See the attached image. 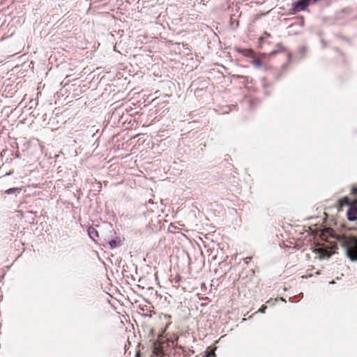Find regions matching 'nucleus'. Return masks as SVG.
Instances as JSON below:
<instances>
[{"mask_svg": "<svg viewBox=\"0 0 357 357\" xmlns=\"http://www.w3.org/2000/svg\"><path fill=\"white\" fill-rule=\"evenodd\" d=\"M355 203L357 204V200L355 201Z\"/></svg>", "mask_w": 357, "mask_h": 357, "instance_id": "aec40b11", "label": "nucleus"}, {"mask_svg": "<svg viewBox=\"0 0 357 357\" xmlns=\"http://www.w3.org/2000/svg\"><path fill=\"white\" fill-rule=\"evenodd\" d=\"M292 299H293L292 298H289V301H290L291 302H294Z\"/></svg>", "mask_w": 357, "mask_h": 357, "instance_id": "a211bd4d", "label": "nucleus"}, {"mask_svg": "<svg viewBox=\"0 0 357 357\" xmlns=\"http://www.w3.org/2000/svg\"><path fill=\"white\" fill-rule=\"evenodd\" d=\"M351 193L355 195V196H357V187H353L351 188Z\"/></svg>", "mask_w": 357, "mask_h": 357, "instance_id": "9b49d317", "label": "nucleus"}, {"mask_svg": "<svg viewBox=\"0 0 357 357\" xmlns=\"http://www.w3.org/2000/svg\"><path fill=\"white\" fill-rule=\"evenodd\" d=\"M270 36V34L267 32H264L263 36L260 38V40H263L265 37Z\"/></svg>", "mask_w": 357, "mask_h": 357, "instance_id": "4468645a", "label": "nucleus"}, {"mask_svg": "<svg viewBox=\"0 0 357 357\" xmlns=\"http://www.w3.org/2000/svg\"><path fill=\"white\" fill-rule=\"evenodd\" d=\"M347 218L350 221H354L356 220L357 215V207L355 206H350L347 213Z\"/></svg>", "mask_w": 357, "mask_h": 357, "instance_id": "7ed1b4c3", "label": "nucleus"}, {"mask_svg": "<svg viewBox=\"0 0 357 357\" xmlns=\"http://www.w3.org/2000/svg\"><path fill=\"white\" fill-rule=\"evenodd\" d=\"M341 204L342 205L349 206V207H350V206H352L351 204L350 199L348 197H344L341 200Z\"/></svg>", "mask_w": 357, "mask_h": 357, "instance_id": "1a4fd4ad", "label": "nucleus"}, {"mask_svg": "<svg viewBox=\"0 0 357 357\" xmlns=\"http://www.w3.org/2000/svg\"><path fill=\"white\" fill-rule=\"evenodd\" d=\"M149 204H153V202L151 199H149L148 202Z\"/></svg>", "mask_w": 357, "mask_h": 357, "instance_id": "dca6fc26", "label": "nucleus"}, {"mask_svg": "<svg viewBox=\"0 0 357 357\" xmlns=\"http://www.w3.org/2000/svg\"><path fill=\"white\" fill-rule=\"evenodd\" d=\"M286 54H287V59H288V62H290L291 59V54L289 52H286Z\"/></svg>", "mask_w": 357, "mask_h": 357, "instance_id": "ddd939ff", "label": "nucleus"}, {"mask_svg": "<svg viewBox=\"0 0 357 357\" xmlns=\"http://www.w3.org/2000/svg\"><path fill=\"white\" fill-rule=\"evenodd\" d=\"M252 65L256 68H260L262 66V62L259 59H255L252 62Z\"/></svg>", "mask_w": 357, "mask_h": 357, "instance_id": "6e6552de", "label": "nucleus"}, {"mask_svg": "<svg viewBox=\"0 0 357 357\" xmlns=\"http://www.w3.org/2000/svg\"><path fill=\"white\" fill-rule=\"evenodd\" d=\"M21 191V188H11L5 191V193L7 195L20 193Z\"/></svg>", "mask_w": 357, "mask_h": 357, "instance_id": "0eeeda50", "label": "nucleus"}, {"mask_svg": "<svg viewBox=\"0 0 357 357\" xmlns=\"http://www.w3.org/2000/svg\"><path fill=\"white\" fill-rule=\"evenodd\" d=\"M121 241L119 238L111 240L109 241V245L112 249L115 248L120 245Z\"/></svg>", "mask_w": 357, "mask_h": 357, "instance_id": "39448f33", "label": "nucleus"}, {"mask_svg": "<svg viewBox=\"0 0 357 357\" xmlns=\"http://www.w3.org/2000/svg\"><path fill=\"white\" fill-rule=\"evenodd\" d=\"M337 239L344 248L347 257L352 261H357V238L342 236Z\"/></svg>", "mask_w": 357, "mask_h": 357, "instance_id": "f257e3e1", "label": "nucleus"}, {"mask_svg": "<svg viewBox=\"0 0 357 357\" xmlns=\"http://www.w3.org/2000/svg\"><path fill=\"white\" fill-rule=\"evenodd\" d=\"M310 3V0H297L293 3L292 10L294 13L304 10Z\"/></svg>", "mask_w": 357, "mask_h": 357, "instance_id": "f03ea898", "label": "nucleus"}, {"mask_svg": "<svg viewBox=\"0 0 357 357\" xmlns=\"http://www.w3.org/2000/svg\"><path fill=\"white\" fill-rule=\"evenodd\" d=\"M266 308L267 307L266 305H262L261 308L259 310V312H260L261 313H264Z\"/></svg>", "mask_w": 357, "mask_h": 357, "instance_id": "f8f14e48", "label": "nucleus"}, {"mask_svg": "<svg viewBox=\"0 0 357 357\" xmlns=\"http://www.w3.org/2000/svg\"><path fill=\"white\" fill-rule=\"evenodd\" d=\"M211 355V352H208L206 355V357H210Z\"/></svg>", "mask_w": 357, "mask_h": 357, "instance_id": "2eb2a0df", "label": "nucleus"}, {"mask_svg": "<svg viewBox=\"0 0 357 357\" xmlns=\"http://www.w3.org/2000/svg\"><path fill=\"white\" fill-rule=\"evenodd\" d=\"M277 48L274 50H273L271 52V55L273 56V55H275L278 52H283V51H285V48L281 44V43H278L277 45Z\"/></svg>", "mask_w": 357, "mask_h": 357, "instance_id": "423d86ee", "label": "nucleus"}, {"mask_svg": "<svg viewBox=\"0 0 357 357\" xmlns=\"http://www.w3.org/2000/svg\"><path fill=\"white\" fill-rule=\"evenodd\" d=\"M301 50H302V51H305V47H303V48L301 49Z\"/></svg>", "mask_w": 357, "mask_h": 357, "instance_id": "6ab92c4d", "label": "nucleus"}, {"mask_svg": "<svg viewBox=\"0 0 357 357\" xmlns=\"http://www.w3.org/2000/svg\"><path fill=\"white\" fill-rule=\"evenodd\" d=\"M331 255H332L331 252H328L326 251L321 252V256L322 257H330Z\"/></svg>", "mask_w": 357, "mask_h": 357, "instance_id": "9d476101", "label": "nucleus"}, {"mask_svg": "<svg viewBox=\"0 0 357 357\" xmlns=\"http://www.w3.org/2000/svg\"><path fill=\"white\" fill-rule=\"evenodd\" d=\"M88 235L89 237L95 242L98 241V238L99 237L98 231L92 227H90L88 229Z\"/></svg>", "mask_w": 357, "mask_h": 357, "instance_id": "20e7f679", "label": "nucleus"}, {"mask_svg": "<svg viewBox=\"0 0 357 357\" xmlns=\"http://www.w3.org/2000/svg\"><path fill=\"white\" fill-rule=\"evenodd\" d=\"M6 152V150H3L1 155H3V153Z\"/></svg>", "mask_w": 357, "mask_h": 357, "instance_id": "f3484780", "label": "nucleus"}]
</instances>
